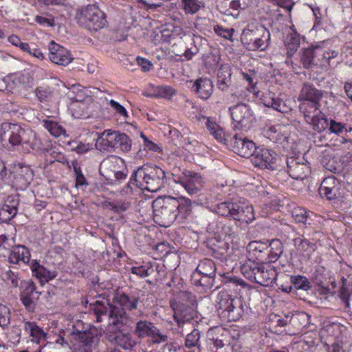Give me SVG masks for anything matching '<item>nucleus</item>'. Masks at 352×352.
I'll list each match as a JSON object with an SVG mask.
<instances>
[{"instance_id": "nucleus-1", "label": "nucleus", "mask_w": 352, "mask_h": 352, "mask_svg": "<svg viewBox=\"0 0 352 352\" xmlns=\"http://www.w3.org/2000/svg\"><path fill=\"white\" fill-rule=\"evenodd\" d=\"M139 301L138 295L133 293L118 292L114 295L112 303L105 294H100L94 302H90L89 309L93 312L97 322L109 320V323L118 327L129 326L132 320L127 311L135 310Z\"/></svg>"}, {"instance_id": "nucleus-2", "label": "nucleus", "mask_w": 352, "mask_h": 352, "mask_svg": "<svg viewBox=\"0 0 352 352\" xmlns=\"http://www.w3.org/2000/svg\"><path fill=\"white\" fill-rule=\"evenodd\" d=\"M322 96L323 91L309 82L303 84L298 96L299 110L305 122L318 133L324 131L328 126V120L320 110Z\"/></svg>"}, {"instance_id": "nucleus-3", "label": "nucleus", "mask_w": 352, "mask_h": 352, "mask_svg": "<svg viewBox=\"0 0 352 352\" xmlns=\"http://www.w3.org/2000/svg\"><path fill=\"white\" fill-rule=\"evenodd\" d=\"M206 120V126L210 133L219 142L228 144L235 153L243 157L252 159L258 147L256 144L246 138L234 135L230 140L226 137L222 128L216 122L213 118H204Z\"/></svg>"}, {"instance_id": "nucleus-4", "label": "nucleus", "mask_w": 352, "mask_h": 352, "mask_svg": "<svg viewBox=\"0 0 352 352\" xmlns=\"http://www.w3.org/2000/svg\"><path fill=\"white\" fill-rule=\"evenodd\" d=\"M132 179L141 190L155 192L165 186L166 175L164 170L157 165L144 164L133 170Z\"/></svg>"}, {"instance_id": "nucleus-5", "label": "nucleus", "mask_w": 352, "mask_h": 352, "mask_svg": "<svg viewBox=\"0 0 352 352\" xmlns=\"http://www.w3.org/2000/svg\"><path fill=\"white\" fill-rule=\"evenodd\" d=\"M1 140H8L12 146L28 145L34 150L41 148V141L37 139L36 133L30 129H24L18 124H5L2 127Z\"/></svg>"}, {"instance_id": "nucleus-6", "label": "nucleus", "mask_w": 352, "mask_h": 352, "mask_svg": "<svg viewBox=\"0 0 352 352\" xmlns=\"http://www.w3.org/2000/svg\"><path fill=\"white\" fill-rule=\"evenodd\" d=\"M76 19L79 25L91 32L104 28L107 24L105 14L95 5L78 10Z\"/></svg>"}, {"instance_id": "nucleus-7", "label": "nucleus", "mask_w": 352, "mask_h": 352, "mask_svg": "<svg viewBox=\"0 0 352 352\" xmlns=\"http://www.w3.org/2000/svg\"><path fill=\"white\" fill-rule=\"evenodd\" d=\"M152 207L154 221L161 227H169L177 218L173 197L157 198L153 201Z\"/></svg>"}, {"instance_id": "nucleus-8", "label": "nucleus", "mask_w": 352, "mask_h": 352, "mask_svg": "<svg viewBox=\"0 0 352 352\" xmlns=\"http://www.w3.org/2000/svg\"><path fill=\"white\" fill-rule=\"evenodd\" d=\"M270 32L262 25L243 30L241 41L246 49L251 51L265 50L270 44Z\"/></svg>"}, {"instance_id": "nucleus-9", "label": "nucleus", "mask_w": 352, "mask_h": 352, "mask_svg": "<svg viewBox=\"0 0 352 352\" xmlns=\"http://www.w3.org/2000/svg\"><path fill=\"white\" fill-rule=\"evenodd\" d=\"M82 325L78 321L76 325L73 326L72 331L74 352H94L99 343L100 337L96 329L82 331L77 327Z\"/></svg>"}, {"instance_id": "nucleus-10", "label": "nucleus", "mask_w": 352, "mask_h": 352, "mask_svg": "<svg viewBox=\"0 0 352 352\" xmlns=\"http://www.w3.org/2000/svg\"><path fill=\"white\" fill-rule=\"evenodd\" d=\"M218 311L229 322L239 319L243 313V305L239 298H232L227 292H220L217 296Z\"/></svg>"}, {"instance_id": "nucleus-11", "label": "nucleus", "mask_w": 352, "mask_h": 352, "mask_svg": "<svg viewBox=\"0 0 352 352\" xmlns=\"http://www.w3.org/2000/svg\"><path fill=\"white\" fill-rule=\"evenodd\" d=\"M170 306L173 311V318L177 327V333L184 336L185 324L194 325V322L197 323V320H195L197 318V312L192 307L175 300L170 301Z\"/></svg>"}, {"instance_id": "nucleus-12", "label": "nucleus", "mask_w": 352, "mask_h": 352, "mask_svg": "<svg viewBox=\"0 0 352 352\" xmlns=\"http://www.w3.org/2000/svg\"><path fill=\"white\" fill-rule=\"evenodd\" d=\"M230 111L236 129L247 131L253 126L256 119L249 105L240 103L230 107Z\"/></svg>"}, {"instance_id": "nucleus-13", "label": "nucleus", "mask_w": 352, "mask_h": 352, "mask_svg": "<svg viewBox=\"0 0 352 352\" xmlns=\"http://www.w3.org/2000/svg\"><path fill=\"white\" fill-rule=\"evenodd\" d=\"M277 157L278 155L274 151L258 147L250 160L255 167L275 170Z\"/></svg>"}, {"instance_id": "nucleus-14", "label": "nucleus", "mask_w": 352, "mask_h": 352, "mask_svg": "<svg viewBox=\"0 0 352 352\" xmlns=\"http://www.w3.org/2000/svg\"><path fill=\"white\" fill-rule=\"evenodd\" d=\"M13 185L18 190H25L33 179V171L28 166L16 165L12 170Z\"/></svg>"}, {"instance_id": "nucleus-15", "label": "nucleus", "mask_w": 352, "mask_h": 352, "mask_svg": "<svg viewBox=\"0 0 352 352\" xmlns=\"http://www.w3.org/2000/svg\"><path fill=\"white\" fill-rule=\"evenodd\" d=\"M48 50L49 58L55 64L65 66L73 60V57L68 50L54 41L50 43Z\"/></svg>"}, {"instance_id": "nucleus-16", "label": "nucleus", "mask_w": 352, "mask_h": 352, "mask_svg": "<svg viewBox=\"0 0 352 352\" xmlns=\"http://www.w3.org/2000/svg\"><path fill=\"white\" fill-rule=\"evenodd\" d=\"M340 183L334 176L325 177L320 187L319 193L329 200H334L340 197Z\"/></svg>"}, {"instance_id": "nucleus-17", "label": "nucleus", "mask_w": 352, "mask_h": 352, "mask_svg": "<svg viewBox=\"0 0 352 352\" xmlns=\"http://www.w3.org/2000/svg\"><path fill=\"white\" fill-rule=\"evenodd\" d=\"M179 183L190 195L197 194L204 186L205 180L201 175L196 173H190L184 178H179Z\"/></svg>"}, {"instance_id": "nucleus-18", "label": "nucleus", "mask_w": 352, "mask_h": 352, "mask_svg": "<svg viewBox=\"0 0 352 352\" xmlns=\"http://www.w3.org/2000/svg\"><path fill=\"white\" fill-rule=\"evenodd\" d=\"M18 193L7 196L0 210V220L7 222L13 219L17 214L19 205Z\"/></svg>"}, {"instance_id": "nucleus-19", "label": "nucleus", "mask_w": 352, "mask_h": 352, "mask_svg": "<svg viewBox=\"0 0 352 352\" xmlns=\"http://www.w3.org/2000/svg\"><path fill=\"white\" fill-rule=\"evenodd\" d=\"M232 219L248 224L252 223L255 219L252 205L245 201L235 202L232 211Z\"/></svg>"}, {"instance_id": "nucleus-20", "label": "nucleus", "mask_w": 352, "mask_h": 352, "mask_svg": "<svg viewBox=\"0 0 352 352\" xmlns=\"http://www.w3.org/2000/svg\"><path fill=\"white\" fill-rule=\"evenodd\" d=\"M322 48L319 46L305 48L300 54V62L305 69H310L320 64V54Z\"/></svg>"}, {"instance_id": "nucleus-21", "label": "nucleus", "mask_w": 352, "mask_h": 352, "mask_svg": "<svg viewBox=\"0 0 352 352\" xmlns=\"http://www.w3.org/2000/svg\"><path fill=\"white\" fill-rule=\"evenodd\" d=\"M113 166V162L107 160L103 161L100 166V174L109 182V184H117L126 178V173L120 170H111L110 168Z\"/></svg>"}, {"instance_id": "nucleus-22", "label": "nucleus", "mask_w": 352, "mask_h": 352, "mask_svg": "<svg viewBox=\"0 0 352 352\" xmlns=\"http://www.w3.org/2000/svg\"><path fill=\"white\" fill-rule=\"evenodd\" d=\"M191 91H193L197 97L203 100H207L213 93L214 85L209 78H199L193 82L191 87Z\"/></svg>"}, {"instance_id": "nucleus-23", "label": "nucleus", "mask_w": 352, "mask_h": 352, "mask_svg": "<svg viewBox=\"0 0 352 352\" xmlns=\"http://www.w3.org/2000/svg\"><path fill=\"white\" fill-rule=\"evenodd\" d=\"M253 2V0H232L229 2V6H219L220 12L227 15L232 16L234 19H238L241 10H245L250 7Z\"/></svg>"}, {"instance_id": "nucleus-24", "label": "nucleus", "mask_w": 352, "mask_h": 352, "mask_svg": "<svg viewBox=\"0 0 352 352\" xmlns=\"http://www.w3.org/2000/svg\"><path fill=\"white\" fill-rule=\"evenodd\" d=\"M260 100L265 107H271L281 113H287L291 109L285 102L271 91L263 94Z\"/></svg>"}, {"instance_id": "nucleus-25", "label": "nucleus", "mask_w": 352, "mask_h": 352, "mask_svg": "<svg viewBox=\"0 0 352 352\" xmlns=\"http://www.w3.org/2000/svg\"><path fill=\"white\" fill-rule=\"evenodd\" d=\"M287 172L291 177L297 180H303L310 172L309 167L305 163H300L291 158L287 162Z\"/></svg>"}, {"instance_id": "nucleus-26", "label": "nucleus", "mask_w": 352, "mask_h": 352, "mask_svg": "<svg viewBox=\"0 0 352 352\" xmlns=\"http://www.w3.org/2000/svg\"><path fill=\"white\" fill-rule=\"evenodd\" d=\"M8 256V261L11 263L18 264L20 262L28 263L30 262V252L22 245H13Z\"/></svg>"}, {"instance_id": "nucleus-27", "label": "nucleus", "mask_w": 352, "mask_h": 352, "mask_svg": "<svg viewBox=\"0 0 352 352\" xmlns=\"http://www.w3.org/2000/svg\"><path fill=\"white\" fill-rule=\"evenodd\" d=\"M173 201L176 205L177 218L183 220L190 217L192 211V202L190 199L184 197H173Z\"/></svg>"}, {"instance_id": "nucleus-28", "label": "nucleus", "mask_w": 352, "mask_h": 352, "mask_svg": "<svg viewBox=\"0 0 352 352\" xmlns=\"http://www.w3.org/2000/svg\"><path fill=\"white\" fill-rule=\"evenodd\" d=\"M276 276L277 272L274 267L266 268L262 263L260 272L257 274L256 283L268 287L273 284L276 279Z\"/></svg>"}, {"instance_id": "nucleus-29", "label": "nucleus", "mask_w": 352, "mask_h": 352, "mask_svg": "<svg viewBox=\"0 0 352 352\" xmlns=\"http://www.w3.org/2000/svg\"><path fill=\"white\" fill-rule=\"evenodd\" d=\"M156 327L155 324L151 321L140 320L136 322L133 333L140 339L151 338Z\"/></svg>"}, {"instance_id": "nucleus-30", "label": "nucleus", "mask_w": 352, "mask_h": 352, "mask_svg": "<svg viewBox=\"0 0 352 352\" xmlns=\"http://www.w3.org/2000/svg\"><path fill=\"white\" fill-rule=\"evenodd\" d=\"M248 250L250 254L257 260H263L266 255L268 250V240L266 241H250L248 245Z\"/></svg>"}, {"instance_id": "nucleus-31", "label": "nucleus", "mask_w": 352, "mask_h": 352, "mask_svg": "<svg viewBox=\"0 0 352 352\" xmlns=\"http://www.w3.org/2000/svg\"><path fill=\"white\" fill-rule=\"evenodd\" d=\"M31 269L33 274L40 279L41 283L48 282L57 276L56 271H50L40 265L36 261H34L31 265Z\"/></svg>"}, {"instance_id": "nucleus-32", "label": "nucleus", "mask_w": 352, "mask_h": 352, "mask_svg": "<svg viewBox=\"0 0 352 352\" xmlns=\"http://www.w3.org/2000/svg\"><path fill=\"white\" fill-rule=\"evenodd\" d=\"M112 340L124 350H131L137 344L130 333L122 331L116 333Z\"/></svg>"}, {"instance_id": "nucleus-33", "label": "nucleus", "mask_w": 352, "mask_h": 352, "mask_svg": "<svg viewBox=\"0 0 352 352\" xmlns=\"http://www.w3.org/2000/svg\"><path fill=\"white\" fill-rule=\"evenodd\" d=\"M268 249L266 260L269 263H274L278 260L283 252V244L278 239L268 240Z\"/></svg>"}, {"instance_id": "nucleus-34", "label": "nucleus", "mask_w": 352, "mask_h": 352, "mask_svg": "<svg viewBox=\"0 0 352 352\" xmlns=\"http://www.w3.org/2000/svg\"><path fill=\"white\" fill-rule=\"evenodd\" d=\"M261 265L262 263L248 260L241 265V272L247 279L256 283L257 274L260 272Z\"/></svg>"}, {"instance_id": "nucleus-35", "label": "nucleus", "mask_w": 352, "mask_h": 352, "mask_svg": "<svg viewBox=\"0 0 352 352\" xmlns=\"http://www.w3.org/2000/svg\"><path fill=\"white\" fill-rule=\"evenodd\" d=\"M23 328L25 332L32 337L33 342L38 343L42 340H44L45 339L46 333L35 322L24 321Z\"/></svg>"}, {"instance_id": "nucleus-36", "label": "nucleus", "mask_w": 352, "mask_h": 352, "mask_svg": "<svg viewBox=\"0 0 352 352\" xmlns=\"http://www.w3.org/2000/svg\"><path fill=\"white\" fill-rule=\"evenodd\" d=\"M232 69L227 65H221L217 74V85L219 89L226 91L231 85Z\"/></svg>"}, {"instance_id": "nucleus-37", "label": "nucleus", "mask_w": 352, "mask_h": 352, "mask_svg": "<svg viewBox=\"0 0 352 352\" xmlns=\"http://www.w3.org/2000/svg\"><path fill=\"white\" fill-rule=\"evenodd\" d=\"M160 264L156 263L148 262L141 266H133L131 268L132 274L141 278H145L151 276L155 271L160 272Z\"/></svg>"}, {"instance_id": "nucleus-38", "label": "nucleus", "mask_w": 352, "mask_h": 352, "mask_svg": "<svg viewBox=\"0 0 352 352\" xmlns=\"http://www.w3.org/2000/svg\"><path fill=\"white\" fill-rule=\"evenodd\" d=\"M193 273H197L199 276L202 275L215 277V264L212 260L205 258L199 262Z\"/></svg>"}, {"instance_id": "nucleus-39", "label": "nucleus", "mask_w": 352, "mask_h": 352, "mask_svg": "<svg viewBox=\"0 0 352 352\" xmlns=\"http://www.w3.org/2000/svg\"><path fill=\"white\" fill-rule=\"evenodd\" d=\"M110 130L104 131L96 139V148L100 151H113L112 140Z\"/></svg>"}, {"instance_id": "nucleus-40", "label": "nucleus", "mask_w": 352, "mask_h": 352, "mask_svg": "<svg viewBox=\"0 0 352 352\" xmlns=\"http://www.w3.org/2000/svg\"><path fill=\"white\" fill-rule=\"evenodd\" d=\"M294 244L297 250L302 252L304 256H309L316 248V245L314 243H311L306 239H295Z\"/></svg>"}, {"instance_id": "nucleus-41", "label": "nucleus", "mask_w": 352, "mask_h": 352, "mask_svg": "<svg viewBox=\"0 0 352 352\" xmlns=\"http://www.w3.org/2000/svg\"><path fill=\"white\" fill-rule=\"evenodd\" d=\"M182 8L187 14H195L204 7V3L200 0H182Z\"/></svg>"}, {"instance_id": "nucleus-42", "label": "nucleus", "mask_w": 352, "mask_h": 352, "mask_svg": "<svg viewBox=\"0 0 352 352\" xmlns=\"http://www.w3.org/2000/svg\"><path fill=\"white\" fill-rule=\"evenodd\" d=\"M290 280L294 288L297 291L307 292L312 287L311 282L304 276H292Z\"/></svg>"}, {"instance_id": "nucleus-43", "label": "nucleus", "mask_w": 352, "mask_h": 352, "mask_svg": "<svg viewBox=\"0 0 352 352\" xmlns=\"http://www.w3.org/2000/svg\"><path fill=\"white\" fill-rule=\"evenodd\" d=\"M310 316L305 311L298 312L292 316L290 322L298 329L306 328L309 324Z\"/></svg>"}, {"instance_id": "nucleus-44", "label": "nucleus", "mask_w": 352, "mask_h": 352, "mask_svg": "<svg viewBox=\"0 0 352 352\" xmlns=\"http://www.w3.org/2000/svg\"><path fill=\"white\" fill-rule=\"evenodd\" d=\"M94 91L91 92L87 87H82L80 85H76L72 86L73 94H76L75 96H71V98L76 102H82L85 97H89L90 94H94L95 91H98V89L93 88Z\"/></svg>"}, {"instance_id": "nucleus-45", "label": "nucleus", "mask_w": 352, "mask_h": 352, "mask_svg": "<svg viewBox=\"0 0 352 352\" xmlns=\"http://www.w3.org/2000/svg\"><path fill=\"white\" fill-rule=\"evenodd\" d=\"M235 202L224 201L218 204L214 208V212L224 217L232 218Z\"/></svg>"}, {"instance_id": "nucleus-46", "label": "nucleus", "mask_w": 352, "mask_h": 352, "mask_svg": "<svg viewBox=\"0 0 352 352\" xmlns=\"http://www.w3.org/2000/svg\"><path fill=\"white\" fill-rule=\"evenodd\" d=\"M215 277L208 276H198L197 273H193L192 280L195 285L203 287L204 289H211L214 284Z\"/></svg>"}, {"instance_id": "nucleus-47", "label": "nucleus", "mask_w": 352, "mask_h": 352, "mask_svg": "<svg viewBox=\"0 0 352 352\" xmlns=\"http://www.w3.org/2000/svg\"><path fill=\"white\" fill-rule=\"evenodd\" d=\"M201 331L194 327L193 330L186 336L184 345L187 348L200 346Z\"/></svg>"}, {"instance_id": "nucleus-48", "label": "nucleus", "mask_w": 352, "mask_h": 352, "mask_svg": "<svg viewBox=\"0 0 352 352\" xmlns=\"http://www.w3.org/2000/svg\"><path fill=\"white\" fill-rule=\"evenodd\" d=\"M300 35L294 31H292L289 33L285 40V44L287 50L292 52L297 50L300 45Z\"/></svg>"}, {"instance_id": "nucleus-49", "label": "nucleus", "mask_w": 352, "mask_h": 352, "mask_svg": "<svg viewBox=\"0 0 352 352\" xmlns=\"http://www.w3.org/2000/svg\"><path fill=\"white\" fill-rule=\"evenodd\" d=\"M43 126L47 129L51 135L55 137H59L65 133V130L63 126L54 121L43 120Z\"/></svg>"}, {"instance_id": "nucleus-50", "label": "nucleus", "mask_w": 352, "mask_h": 352, "mask_svg": "<svg viewBox=\"0 0 352 352\" xmlns=\"http://www.w3.org/2000/svg\"><path fill=\"white\" fill-rule=\"evenodd\" d=\"M331 133L336 135H340L344 132L348 133L352 131V127L346 128V125L342 122H338L333 120H331L330 123H328V126Z\"/></svg>"}, {"instance_id": "nucleus-51", "label": "nucleus", "mask_w": 352, "mask_h": 352, "mask_svg": "<svg viewBox=\"0 0 352 352\" xmlns=\"http://www.w3.org/2000/svg\"><path fill=\"white\" fill-rule=\"evenodd\" d=\"M13 245V239H9L4 234L0 235V256H6Z\"/></svg>"}, {"instance_id": "nucleus-52", "label": "nucleus", "mask_w": 352, "mask_h": 352, "mask_svg": "<svg viewBox=\"0 0 352 352\" xmlns=\"http://www.w3.org/2000/svg\"><path fill=\"white\" fill-rule=\"evenodd\" d=\"M10 323V311L8 307L0 305V327L7 328Z\"/></svg>"}, {"instance_id": "nucleus-53", "label": "nucleus", "mask_w": 352, "mask_h": 352, "mask_svg": "<svg viewBox=\"0 0 352 352\" xmlns=\"http://www.w3.org/2000/svg\"><path fill=\"white\" fill-rule=\"evenodd\" d=\"M21 288L20 296H32L36 291V285L32 280H22L21 282Z\"/></svg>"}, {"instance_id": "nucleus-54", "label": "nucleus", "mask_w": 352, "mask_h": 352, "mask_svg": "<svg viewBox=\"0 0 352 352\" xmlns=\"http://www.w3.org/2000/svg\"><path fill=\"white\" fill-rule=\"evenodd\" d=\"M221 331L219 327H214L211 328L208 331V338L212 342V344L214 345L217 349L221 348L224 346V343L221 340L218 339V338H215V335L219 333Z\"/></svg>"}, {"instance_id": "nucleus-55", "label": "nucleus", "mask_w": 352, "mask_h": 352, "mask_svg": "<svg viewBox=\"0 0 352 352\" xmlns=\"http://www.w3.org/2000/svg\"><path fill=\"white\" fill-rule=\"evenodd\" d=\"M110 208L115 212L120 213L127 210L131 204L126 201H116L115 202L109 203Z\"/></svg>"}, {"instance_id": "nucleus-56", "label": "nucleus", "mask_w": 352, "mask_h": 352, "mask_svg": "<svg viewBox=\"0 0 352 352\" xmlns=\"http://www.w3.org/2000/svg\"><path fill=\"white\" fill-rule=\"evenodd\" d=\"M280 126H272L264 131V135L274 142H278L280 139V135L278 132Z\"/></svg>"}, {"instance_id": "nucleus-57", "label": "nucleus", "mask_w": 352, "mask_h": 352, "mask_svg": "<svg viewBox=\"0 0 352 352\" xmlns=\"http://www.w3.org/2000/svg\"><path fill=\"white\" fill-rule=\"evenodd\" d=\"M214 32L218 35L226 39L232 41V37L234 30L233 28L226 29L223 27L216 25L214 26Z\"/></svg>"}, {"instance_id": "nucleus-58", "label": "nucleus", "mask_w": 352, "mask_h": 352, "mask_svg": "<svg viewBox=\"0 0 352 352\" xmlns=\"http://www.w3.org/2000/svg\"><path fill=\"white\" fill-rule=\"evenodd\" d=\"M153 344H163L168 341V336L162 333L161 331L156 327L151 336Z\"/></svg>"}, {"instance_id": "nucleus-59", "label": "nucleus", "mask_w": 352, "mask_h": 352, "mask_svg": "<svg viewBox=\"0 0 352 352\" xmlns=\"http://www.w3.org/2000/svg\"><path fill=\"white\" fill-rule=\"evenodd\" d=\"M36 96L41 102L48 101L51 98L52 92L49 88L38 87L35 90Z\"/></svg>"}, {"instance_id": "nucleus-60", "label": "nucleus", "mask_w": 352, "mask_h": 352, "mask_svg": "<svg viewBox=\"0 0 352 352\" xmlns=\"http://www.w3.org/2000/svg\"><path fill=\"white\" fill-rule=\"evenodd\" d=\"M21 50L23 52H26L30 55H32L34 57L37 58L38 59L43 60L44 57V54L39 49H36L35 47L31 48L28 43H24V44H21Z\"/></svg>"}, {"instance_id": "nucleus-61", "label": "nucleus", "mask_w": 352, "mask_h": 352, "mask_svg": "<svg viewBox=\"0 0 352 352\" xmlns=\"http://www.w3.org/2000/svg\"><path fill=\"white\" fill-rule=\"evenodd\" d=\"M324 267H318L313 274V280L318 286L324 287V284L327 280L326 276L324 275Z\"/></svg>"}, {"instance_id": "nucleus-62", "label": "nucleus", "mask_w": 352, "mask_h": 352, "mask_svg": "<svg viewBox=\"0 0 352 352\" xmlns=\"http://www.w3.org/2000/svg\"><path fill=\"white\" fill-rule=\"evenodd\" d=\"M120 138L118 148L123 152H129L131 149V140L124 133Z\"/></svg>"}, {"instance_id": "nucleus-63", "label": "nucleus", "mask_w": 352, "mask_h": 352, "mask_svg": "<svg viewBox=\"0 0 352 352\" xmlns=\"http://www.w3.org/2000/svg\"><path fill=\"white\" fill-rule=\"evenodd\" d=\"M223 282L225 285L228 286H229L228 285H233L236 286L241 285L243 287L246 285L245 283L242 279L230 275L224 276L223 277Z\"/></svg>"}, {"instance_id": "nucleus-64", "label": "nucleus", "mask_w": 352, "mask_h": 352, "mask_svg": "<svg viewBox=\"0 0 352 352\" xmlns=\"http://www.w3.org/2000/svg\"><path fill=\"white\" fill-rule=\"evenodd\" d=\"M292 214L296 222L307 223L308 215L304 209H296Z\"/></svg>"}]
</instances>
